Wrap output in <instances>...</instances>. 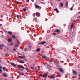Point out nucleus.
<instances>
[{"instance_id":"nucleus-15","label":"nucleus","mask_w":80,"mask_h":80,"mask_svg":"<svg viewBox=\"0 0 80 80\" xmlns=\"http://www.w3.org/2000/svg\"><path fill=\"white\" fill-rule=\"evenodd\" d=\"M73 73H74V74H75V75L77 74V72H76V71L74 70H73Z\"/></svg>"},{"instance_id":"nucleus-48","label":"nucleus","mask_w":80,"mask_h":80,"mask_svg":"<svg viewBox=\"0 0 80 80\" xmlns=\"http://www.w3.org/2000/svg\"><path fill=\"white\" fill-rule=\"evenodd\" d=\"M78 13H79V14H80V12H78Z\"/></svg>"},{"instance_id":"nucleus-50","label":"nucleus","mask_w":80,"mask_h":80,"mask_svg":"<svg viewBox=\"0 0 80 80\" xmlns=\"http://www.w3.org/2000/svg\"><path fill=\"white\" fill-rule=\"evenodd\" d=\"M79 18H80V16H79Z\"/></svg>"},{"instance_id":"nucleus-22","label":"nucleus","mask_w":80,"mask_h":80,"mask_svg":"<svg viewBox=\"0 0 80 80\" xmlns=\"http://www.w3.org/2000/svg\"><path fill=\"white\" fill-rule=\"evenodd\" d=\"M18 57L19 58H21V59H23V57H22V56H18Z\"/></svg>"},{"instance_id":"nucleus-37","label":"nucleus","mask_w":80,"mask_h":80,"mask_svg":"<svg viewBox=\"0 0 80 80\" xmlns=\"http://www.w3.org/2000/svg\"><path fill=\"white\" fill-rule=\"evenodd\" d=\"M79 78H78V80H80V74H79Z\"/></svg>"},{"instance_id":"nucleus-29","label":"nucleus","mask_w":80,"mask_h":80,"mask_svg":"<svg viewBox=\"0 0 80 80\" xmlns=\"http://www.w3.org/2000/svg\"><path fill=\"white\" fill-rule=\"evenodd\" d=\"M34 20H35V22H37V18H35Z\"/></svg>"},{"instance_id":"nucleus-28","label":"nucleus","mask_w":80,"mask_h":80,"mask_svg":"<svg viewBox=\"0 0 80 80\" xmlns=\"http://www.w3.org/2000/svg\"><path fill=\"white\" fill-rule=\"evenodd\" d=\"M24 50L26 52L27 51V50H28V48H25L24 49Z\"/></svg>"},{"instance_id":"nucleus-13","label":"nucleus","mask_w":80,"mask_h":80,"mask_svg":"<svg viewBox=\"0 0 80 80\" xmlns=\"http://www.w3.org/2000/svg\"><path fill=\"white\" fill-rule=\"evenodd\" d=\"M35 5L36 7V8H39V6H38V5H37V4H35Z\"/></svg>"},{"instance_id":"nucleus-23","label":"nucleus","mask_w":80,"mask_h":80,"mask_svg":"<svg viewBox=\"0 0 80 80\" xmlns=\"http://www.w3.org/2000/svg\"><path fill=\"white\" fill-rule=\"evenodd\" d=\"M73 6L71 8H70V10H73Z\"/></svg>"},{"instance_id":"nucleus-36","label":"nucleus","mask_w":80,"mask_h":80,"mask_svg":"<svg viewBox=\"0 0 80 80\" xmlns=\"http://www.w3.org/2000/svg\"><path fill=\"white\" fill-rule=\"evenodd\" d=\"M16 50H17V49H13V51H15Z\"/></svg>"},{"instance_id":"nucleus-1","label":"nucleus","mask_w":80,"mask_h":80,"mask_svg":"<svg viewBox=\"0 0 80 80\" xmlns=\"http://www.w3.org/2000/svg\"><path fill=\"white\" fill-rule=\"evenodd\" d=\"M39 76L40 77H44V78H46L47 77V75L46 74H44L43 75L39 74Z\"/></svg>"},{"instance_id":"nucleus-2","label":"nucleus","mask_w":80,"mask_h":80,"mask_svg":"<svg viewBox=\"0 0 80 80\" xmlns=\"http://www.w3.org/2000/svg\"><path fill=\"white\" fill-rule=\"evenodd\" d=\"M58 69L61 72H62V73H63L64 72V71H63V70L61 68H58Z\"/></svg>"},{"instance_id":"nucleus-6","label":"nucleus","mask_w":80,"mask_h":80,"mask_svg":"<svg viewBox=\"0 0 80 80\" xmlns=\"http://www.w3.org/2000/svg\"><path fill=\"white\" fill-rule=\"evenodd\" d=\"M6 33H8V34H9V35L12 34V32L11 31H8V32H6Z\"/></svg>"},{"instance_id":"nucleus-25","label":"nucleus","mask_w":80,"mask_h":80,"mask_svg":"<svg viewBox=\"0 0 80 80\" xmlns=\"http://www.w3.org/2000/svg\"><path fill=\"white\" fill-rule=\"evenodd\" d=\"M3 47V46L2 45H0V48H2Z\"/></svg>"},{"instance_id":"nucleus-7","label":"nucleus","mask_w":80,"mask_h":80,"mask_svg":"<svg viewBox=\"0 0 80 80\" xmlns=\"http://www.w3.org/2000/svg\"><path fill=\"white\" fill-rule=\"evenodd\" d=\"M55 32H57V33H60V30L58 29H56L55 30Z\"/></svg>"},{"instance_id":"nucleus-18","label":"nucleus","mask_w":80,"mask_h":80,"mask_svg":"<svg viewBox=\"0 0 80 80\" xmlns=\"http://www.w3.org/2000/svg\"><path fill=\"white\" fill-rule=\"evenodd\" d=\"M2 75L4 77H7V74L2 73Z\"/></svg>"},{"instance_id":"nucleus-10","label":"nucleus","mask_w":80,"mask_h":80,"mask_svg":"<svg viewBox=\"0 0 80 80\" xmlns=\"http://www.w3.org/2000/svg\"><path fill=\"white\" fill-rule=\"evenodd\" d=\"M54 10H55V11H56V12H57V13L59 12V11H58V9L57 8L54 9Z\"/></svg>"},{"instance_id":"nucleus-27","label":"nucleus","mask_w":80,"mask_h":80,"mask_svg":"<svg viewBox=\"0 0 80 80\" xmlns=\"http://www.w3.org/2000/svg\"><path fill=\"white\" fill-rule=\"evenodd\" d=\"M15 46L16 47H18V46L17 44H15Z\"/></svg>"},{"instance_id":"nucleus-9","label":"nucleus","mask_w":80,"mask_h":80,"mask_svg":"<svg viewBox=\"0 0 80 80\" xmlns=\"http://www.w3.org/2000/svg\"><path fill=\"white\" fill-rule=\"evenodd\" d=\"M36 15L37 17H38L40 16V14L39 13V12H36Z\"/></svg>"},{"instance_id":"nucleus-44","label":"nucleus","mask_w":80,"mask_h":80,"mask_svg":"<svg viewBox=\"0 0 80 80\" xmlns=\"http://www.w3.org/2000/svg\"><path fill=\"white\" fill-rule=\"evenodd\" d=\"M57 63H59V61H57Z\"/></svg>"},{"instance_id":"nucleus-19","label":"nucleus","mask_w":80,"mask_h":80,"mask_svg":"<svg viewBox=\"0 0 80 80\" xmlns=\"http://www.w3.org/2000/svg\"><path fill=\"white\" fill-rule=\"evenodd\" d=\"M66 7H68V2H66V5H65Z\"/></svg>"},{"instance_id":"nucleus-3","label":"nucleus","mask_w":80,"mask_h":80,"mask_svg":"<svg viewBox=\"0 0 80 80\" xmlns=\"http://www.w3.org/2000/svg\"><path fill=\"white\" fill-rule=\"evenodd\" d=\"M47 43L46 42L43 41L42 42H41L39 43V44H40V45H44V44H45V43Z\"/></svg>"},{"instance_id":"nucleus-11","label":"nucleus","mask_w":80,"mask_h":80,"mask_svg":"<svg viewBox=\"0 0 80 80\" xmlns=\"http://www.w3.org/2000/svg\"><path fill=\"white\" fill-rule=\"evenodd\" d=\"M20 63H25V62L23 60L20 61H19Z\"/></svg>"},{"instance_id":"nucleus-32","label":"nucleus","mask_w":80,"mask_h":80,"mask_svg":"<svg viewBox=\"0 0 80 80\" xmlns=\"http://www.w3.org/2000/svg\"><path fill=\"white\" fill-rule=\"evenodd\" d=\"M31 69H32V70H33L35 69V68L34 67H31Z\"/></svg>"},{"instance_id":"nucleus-14","label":"nucleus","mask_w":80,"mask_h":80,"mask_svg":"<svg viewBox=\"0 0 80 80\" xmlns=\"http://www.w3.org/2000/svg\"><path fill=\"white\" fill-rule=\"evenodd\" d=\"M60 7H63V3H60Z\"/></svg>"},{"instance_id":"nucleus-38","label":"nucleus","mask_w":80,"mask_h":80,"mask_svg":"<svg viewBox=\"0 0 80 80\" xmlns=\"http://www.w3.org/2000/svg\"><path fill=\"white\" fill-rule=\"evenodd\" d=\"M61 77V75H60V74H59L58 75V77Z\"/></svg>"},{"instance_id":"nucleus-43","label":"nucleus","mask_w":80,"mask_h":80,"mask_svg":"<svg viewBox=\"0 0 80 80\" xmlns=\"http://www.w3.org/2000/svg\"><path fill=\"white\" fill-rule=\"evenodd\" d=\"M22 18H25V17L22 16Z\"/></svg>"},{"instance_id":"nucleus-16","label":"nucleus","mask_w":80,"mask_h":80,"mask_svg":"<svg viewBox=\"0 0 80 80\" xmlns=\"http://www.w3.org/2000/svg\"><path fill=\"white\" fill-rule=\"evenodd\" d=\"M15 3L17 5H19V4H20V2L18 1H16Z\"/></svg>"},{"instance_id":"nucleus-41","label":"nucleus","mask_w":80,"mask_h":80,"mask_svg":"<svg viewBox=\"0 0 80 80\" xmlns=\"http://www.w3.org/2000/svg\"><path fill=\"white\" fill-rule=\"evenodd\" d=\"M11 45H13V43L12 42L11 43Z\"/></svg>"},{"instance_id":"nucleus-45","label":"nucleus","mask_w":80,"mask_h":80,"mask_svg":"<svg viewBox=\"0 0 80 80\" xmlns=\"http://www.w3.org/2000/svg\"><path fill=\"white\" fill-rule=\"evenodd\" d=\"M41 3H42V4H43V2H42Z\"/></svg>"},{"instance_id":"nucleus-47","label":"nucleus","mask_w":80,"mask_h":80,"mask_svg":"<svg viewBox=\"0 0 80 80\" xmlns=\"http://www.w3.org/2000/svg\"><path fill=\"white\" fill-rule=\"evenodd\" d=\"M0 68H2V67L1 66V67H0Z\"/></svg>"},{"instance_id":"nucleus-31","label":"nucleus","mask_w":80,"mask_h":80,"mask_svg":"<svg viewBox=\"0 0 80 80\" xmlns=\"http://www.w3.org/2000/svg\"><path fill=\"white\" fill-rule=\"evenodd\" d=\"M49 62H53V60H51L49 61Z\"/></svg>"},{"instance_id":"nucleus-42","label":"nucleus","mask_w":80,"mask_h":80,"mask_svg":"<svg viewBox=\"0 0 80 80\" xmlns=\"http://www.w3.org/2000/svg\"><path fill=\"white\" fill-rule=\"evenodd\" d=\"M17 17L18 18H18H19V15H18L17 16Z\"/></svg>"},{"instance_id":"nucleus-24","label":"nucleus","mask_w":80,"mask_h":80,"mask_svg":"<svg viewBox=\"0 0 80 80\" xmlns=\"http://www.w3.org/2000/svg\"><path fill=\"white\" fill-rule=\"evenodd\" d=\"M8 42H10L12 41V39L10 38L8 39Z\"/></svg>"},{"instance_id":"nucleus-8","label":"nucleus","mask_w":80,"mask_h":80,"mask_svg":"<svg viewBox=\"0 0 80 80\" xmlns=\"http://www.w3.org/2000/svg\"><path fill=\"white\" fill-rule=\"evenodd\" d=\"M11 65H12V66H13V67H16V65L15 64V63H13V62H11Z\"/></svg>"},{"instance_id":"nucleus-17","label":"nucleus","mask_w":80,"mask_h":80,"mask_svg":"<svg viewBox=\"0 0 80 80\" xmlns=\"http://www.w3.org/2000/svg\"><path fill=\"white\" fill-rule=\"evenodd\" d=\"M36 52H40V48H38L36 50Z\"/></svg>"},{"instance_id":"nucleus-12","label":"nucleus","mask_w":80,"mask_h":80,"mask_svg":"<svg viewBox=\"0 0 80 80\" xmlns=\"http://www.w3.org/2000/svg\"><path fill=\"white\" fill-rule=\"evenodd\" d=\"M51 78L52 79V78L54 79V78H55V76L53 75L51 76Z\"/></svg>"},{"instance_id":"nucleus-26","label":"nucleus","mask_w":80,"mask_h":80,"mask_svg":"<svg viewBox=\"0 0 80 80\" xmlns=\"http://www.w3.org/2000/svg\"><path fill=\"white\" fill-rule=\"evenodd\" d=\"M23 10L24 12H26V11H27V9H26V8H24L23 9Z\"/></svg>"},{"instance_id":"nucleus-49","label":"nucleus","mask_w":80,"mask_h":80,"mask_svg":"<svg viewBox=\"0 0 80 80\" xmlns=\"http://www.w3.org/2000/svg\"><path fill=\"white\" fill-rule=\"evenodd\" d=\"M59 1H60V0H58Z\"/></svg>"},{"instance_id":"nucleus-21","label":"nucleus","mask_w":80,"mask_h":80,"mask_svg":"<svg viewBox=\"0 0 80 80\" xmlns=\"http://www.w3.org/2000/svg\"><path fill=\"white\" fill-rule=\"evenodd\" d=\"M73 23H72L71 24V28H73Z\"/></svg>"},{"instance_id":"nucleus-5","label":"nucleus","mask_w":80,"mask_h":80,"mask_svg":"<svg viewBox=\"0 0 80 80\" xmlns=\"http://www.w3.org/2000/svg\"><path fill=\"white\" fill-rule=\"evenodd\" d=\"M42 58H44V59H47L48 58V57H47L46 56L43 55L42 56Z\"/></svg>"},{"instance_id":"nucleus-30","label":"nucleus","mask_w":80,"mask_h":80,"mask_svg":"<svg viewBox=\"0 0 80 80\" xmlns=\"http://www.w3.org/2000/svg\"><path fill=\"white\" fill-rule=\"evenodd\" d=\"M3 68L4 70H5L6 69V68H5V67H3Z\"/></svg>"},{"instance_id":"nucleus-35","label":"nucleus","mask_w":80,"mask_h":80,"mask_svg":"<svg viewBox=\"0 0 80 80\" xmlns=\"http://www.w3.org/2000/svg\"><path fill=\"white\" fill-rule=\"evenodd\" d=\"M29 0H26V2H29Z\"/></svg>"},{"instance_id":"nucleus-40","label":"nucleus","mask_w":80,"mask_h":80,"mask_svg":"<svg viewBox=\"0 0 80 80\" xmlns=\"http://www.w3.org/2000/svg\"><path fill=\"white\" fill-rule=\"evenodd\" d=\"M53 35H56V33H53Z\"/></svg>"},{"instance_id":"nucleus-33","label":"nucleus","mask_w":80,"mask_h":80,"mask_svg":"<svg viewBox=\"0 0 80 80\" xmlns=\"http://www.w3.org/2000/svg\"><path fill=\"white\" fill-rule=\"evenodd\" d=\"M28 47H29V48L30 49L31 48V47H32V46L30 45H29Z\"/></svg>"},{"instance_id":"nucleus-51","label":"nucleus","mask_w":80,"mask_h":80,"mask_svg":"<svg viewBox=\"0 0 80 80\" xmlns=\"http://www.w3.org/2000/svg\"><path fill=\"white\" fill-rule=\"evenodd\" d=\"M44 0H42V1H43Z\"/></svg>"},{"instance_id":"nucleus-39","label":"nucleus","mask_w":80,"mask_h":80,"mask_svg":"<svg viewBox=\"0 0 80 80\" xmlns=\"http://www.w3.org/2000/svg\"><path fill=\"white\" fill-rule=\"evenodd\" d=\"M2 70H1V68H0V73L2 72Z\"/></svg>"},{"instance_id":"nucleus-46","label":"nucleus","mask_w":80,"mask_h":80,"mask_svg":"<svg viewBox=\"0 0 80 80\" xmlns=\"http://www.w3.org/2000/svg\"><path fill=\"white\" fill-rule=\"evenodd\" d=\"M2 24H0V26H2Z\"/></svg>"},{"instance_id":"nucleus-34","label":"nucleus","mask_w":80,"mask_h":80,"mask_svg":"<svg viewBox=\"0 0 80 80\" xmlns=\"http://www.w3.org/2000/svg\"><path fill=\"white\" fill-rule=\"evenodd\" d=\"M17 43H19V44H20V42L18 40H17Z\"/></svg>"},{"instance_id":"nucleus-20","label":"nucleus","mask_w":80,"mask_h":80,"mask_svg":"<svg viewBox=\"0 0 80 80\" xmlns=\"http://www.w3.org/2000/svg\"><path fill=\"white\" fill-rule=\"evenodd\" d=\"M12 38L15 39V35H12Z\"/></svg>"},{"instance_id":"nucleus-4","label":"nucleus","mask_w":80,"mask_h":80,"mask_svg":"<svg viewBox=\"0 0 80 80\" xmlns=\"http://www.w3.org/2000/svg\"><path fill=\"white\" fill-rule=\"evenodd\" d=\"M18 66L20 68H22V69H25V68L22 65H19Z\"/></svg>"}]
</instances>
